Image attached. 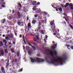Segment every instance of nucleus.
<instances>
[{
	"label": "nucleus",
	"mask_w": 73,
	"mask_h": 73,
	"mask_svg": "<svg viewBox=\"0 0 73 73\" xmlns=\"http://www.w3.org/2000/svg\"><path fill=\"white\" fill-rule=\"evenodd\" d=\"M11 37H12V38L13 37V35H11Z\"/></svg>",
	"instance_id": "nucleus-54"
},
{
	"label": "nucleus",
	"mask_w": 73,
	"mask_h": 73,
	"mask_svg": "<svg viewBox=\"0 0 73 73\" xmlns=\"http://www.w3.org/2000/svg\"><path fill=\"white\" fill-rule=\"evenodd\" d=\"M4 50L6 53H8V49H4Z\"/></svg>",
	"instance_id": "nucleus-17"
},
{
	"label": "nucleus",
	"mask_w": 73,
	"mask_h": 73,
	"mask_svg": "<svg viewBox=\"0 0 73 73\" xmlns=\"http://www.w3.org/2000/svg\"><path fill=\"white\" fill-rule=\"evenodd\" d=\"M41 33H42V34H43V35H44L45 34V32L44 31H41Z\"/></svg>",
	"instance_id": "nucleus-26"
},
{
	"label": "nucleus",
	"mask_w": 73,
	"mask_h": 73,
	"mask_svg": "<svg viewBox=\"0 0 73 73\" xmlns=\"http://www.w3.org/2000/svg\"><path fill=\"white\" fill-rule=\"evenodd\" d=\"M27 27L28 28L31 27V23H28V25H27Z\"/></svg>",
	"instance_id": "nucleus-15"
},
{
	"label": "nucleus",
	"mask_w": 73,
	"mask_h": 73,
	"mask_svg": "<svg viewBox=\"0 0 73 73\" xmlns=\"http://www.w3.org/2000/svg\"><path fill=\"white\" fill-rule=\"evenodd\" d=\"M64 16H66V14L65 13H64Z\"/></svg>",
	"instance_id": "nucleus-55"
},
{
	"label": "nucleus",
	"mask_w": 73,
	"mask_h": 73,
	"mask_svg": "<svg viewBox=\"0 0 73 73\" xmlns=\"http://www.w3.org/2000/svg\"><path fill=\"white\" fill-rule=\"evenodd\" d=\"M44 21L43 20H40L38 22V25L39 26L38 27H37L38 29L36 31L37 32H38V31H39V30H40L41 29V26L42 25V24H41V23L42 24L43 23V22H44Z\"/></svg>",
	"instance_id": "nucleus-3"
},
{
	"label": "nucleus",
	"mask_w": 73,
	"mask_h": 73,
	"mask_svg": "<svg viewBox=\"0 0 73 73\" xmlns=\"http://www.w3.org/2000/svg\"><path fill=\"white\" fill-rule=\"evenodd\" d=\"M71 49H73V46H72L71 47Z\"/></svg>",
	"instance_id": "nucleus-63"
},
{
	"label": "nucleus",
	"mask_w": 73,
	"mask_h": 73,
	"mask_svg": "<svg viewBox=\"0 0 73 73\" xmlns=\"http://www.w3.org/2000/svg\"><path fill=\"white\" fill-rule=\"evenodd\" d=\"M5 38V39H6L7 40H8V39H9V38H8V36H6V37Z\"/></svg>",
	"instance_id": "nucleus-36"
},
{
	"label": "nucleus",
	"mask_w": 73,
	"mask_h": 73,
	"mask_svg": "<svg viewBox=\"0 0 73 73\" xmlns=\"http://www.w3.org/2000/svg\"><path fill=\"white\" fill-rule=\"evenodd\" d=\"M28 44H29V45H30V46H32V44H30V43H28Z\"/></svg>",
	"instance_id": "nucleus-46"
},
{
	"label": "nucleus",
	"mask_w": 73,
	"mask_h": 73,
	"mask_svg": "<svg viewBox=\"0 0 73 73\" xmlns=\"http://www.w3.org/2000/svg\"><path fill=\"white\" fill-rule=\"evenodd\" d=\"M33 44L34 45H37V44H36V43L35 42H34L33 43Z\"/></svg>",
	"instance_id": "nucleus-43"
},
{
	"label": "nucleus",
	"mask_w": 73,
	"mask_h": 73,
	"mask_svg": "<svg viewBox=\"0 0 73 73\" xmlns=\"http://www.w3.org/2000/svg\"><path fill=\"white\" fill-rule=\"evenodd\" d=\"M60 5L62 7V8H64V6L63 5L61 4Z\"/></svg>",
	"instance_id": "nucleus-42"
},
{
	"label": "nucleus",
	"mask_w": 73,
	"mask_h": 73,
	"mask_svg": "<svg viewBox=\"0 0 73 73\" xmlns=\"http://www.w3.org/2000/svg\"><path fill=\"white\" fill-rule=\"evenodd\" d=\"M1 56H4V52L3 50H1Z\"/></svg>",
	"instance_id": "nucleus-6"
},
{
	"label": "nucleus",
	"mask_w": 73,
	"mask_h": 73,
	"mask_svg": "<svg viewBox=\"0 0 73 73\" xmlns=\"http://www.w3.org/2000/svg\"><path fill=\"white\" fill-rule=\"evenodd\" d=\"M19 38H21L22 37V35L21 34H20L19 35Z\"/></svg>",
	"instance_id": "nucleus-37"
},
{
	"label": "nucleus",
	"mask_w": 73,
	"mask_h": 73,
	"mask_svg": "<svg viewBox=\"0 0 73 73\" xmlns=\"http://www.w3.org/2000/svg\"><path fill=\"white\" fill-rule=\"evenodd\" d=\"M31 47H32V48H33V49H34L35 50L36 49V48L35 47V46H31Z\"/></svg>",
	"instance_id": "nucleus-27"
},
{
	"label": "nucleus",
	"mask_w": 73,
	"mask_h": 73,
	"mask_svg": "<svg viewBox=\"0 0 73 73\" xmlns=\"http://www.w3.org/2000/svg\"><path fill=\"white\" fill-rule=\"evenodd\" d=\"M10 70L11 71V72H10V73H13V72H14L13 70H12V69Z\"/></svg>",
	"instance_id": "nucleus-32"
},
{
	"label": "nucleus",
	"mask_w": 73,
	"mask_h": 73,
	"mask_svg": "<svg viewBox=\"0 0 73 73\" xmlns=\"http://www.w3.org/2000/svg\"><path fill=\"white\" fill-rule=\"evenodd\" d=\"M17 59H15L14 60H13V62H17Z\"/></svg>",
	"instance_id": "nucleus-25"
},
{
	"label": "nucleus",
	"mask_w": 73,
	"mask_h": 73,
	"mask_svg": "<svg viewBox=\"0 0 73 73\" xmlns=\"http://www.w3.org/2000/svg\"><path fill=\"white\" fill-rule=\"evenodd\" d=\"M54 60L52 61V59H51V61L50 62V64H55L56 62H59L60 64H61V65H63V63H62V62H65V60H67V56H64V57L61 59V58L59 57L57 58V59H55L53 58Z\"/></svg>",
	"instance_id": "nucleus-1"
},
{
	"label": "nucleus",
	"mask_w": 73,
	"mask_h": 73,
	"mask_svg": "<svg viewBox=\"0 0 73 73\" xmlns=\"http://www.w3.org/2000/svg\"><path fill=\"white\" fill-rule=\"evenodd\" d=\"M35 36L36 37V38L37 40H39V36L38 35H35Z\"/></svg>",
	"instance_id": "nucleus-20"
},
{
	"label": "nucleus",
	"mask_w": 73,
	"mask_h": 73,
	"mask_svg": "<svg viewBox=\"0 0 73 73\" xmlns=\"http://www.w3.org/2000/svg\"><path fill=\"white\" fill-rule=\"evenodd\" d=\"M3 37H5V35L4 34L3 35H2Z\"/></svg>",
	"instance_id": "nucleus-49"
},
{
	"label": "nucleus",
	"mask_w": 73,
	"mask_h": 73,
	"mask_svg": "<svg viewBox=\"0 0 73 73\" xmlns=\"http://www.w3.org/2000/svg\"><path fill=\"white\" fill-rule=\"evenodd\" d=\"M45 59H46V61H48V58L46 57L45 58Z\"/></svg>",
	"instance_id": "nucleus-45"
},
{
	"label": "nucleus",
	"mask_w": 73,
	"mask_h": 73,
	"mask_svg": "<svg viewBox=\"0 0 73 73\" xmlns=\"http://www.w3.org/2000/svg\"><path fill=\"white\" fill-rule=\"evenodd\" d=\"M28 53L30 56H31V54L32 53V51L31 50H29Z\"/></svg>",
	"instance_id": "nucleus-9"
},
{
	"label": "nucleus",
	"mask_w": 73,
	"mask_h": 73,
	"mask_svg": "<svg viewBox=\"0 0 73 73\" xmlns=\"http://www.w3.org/2000/svg\"><path fill=\"white\" fill-rule=\"evenodd\" d=\"M5 21H6V20H5V19H3L2 21V23H3V24H4Z\"/></svg>",
	"instance_id": "nucleus-13"
},
{
	"label": "nucleus",
	"mask_w": 73,
	"mask_h": 73,
	"mask_svg": "<svg viewBox=\"0 0 73 73\" xmlns=\"http://www.w3.org/2000/svg\"><path fill=\"white\" fill-rule=\"evenodd\" d=\"M70 8L71 9H73V7H71Z\"/></svg>",
	"instance_id": "nucleus-64"
},
{
	"label": "nucleus",
	"mask_w": 73,
	"mask_h": 73,
	"mask_svg": "<svg viewBox=\"0 0 73 73\" xmlns=\"http://www.w3.org/2000/svg\"><path fill=\"white\" fill-rule=\"evenodd\" d=\"M51 52L50 53V54L52 56H53L54 55V53H53V52L50 51Z\"/></svg>",
	"instance_id": "nucleus-12"
},
{
	"label": "nucleus",
	"mask_w": 73,
	"mask_h": 73,
	"mask_svg": "<svg viewBox=\"0 0 73 73\" xmlns=\"http://www.w3.org/2000/svg\"><path fill=\"white\" fill-rule=\"evenodd\" d=\"M7 41H6L4 44V45H5V46H6V49H8V45H7Z\"/></svg>",
	"instance_id": "nucleus-11"
},
{
	"label": "nucleus",
	"mask_w": 73,
	"mask_h": 73,
	"mask_svg": "<svg viewBox=\"0 0 73 73\" xmlns=\"http://www.w3.org/2000/svg\"><path fill=\"white\" fill-rule=\"evenodd\" d=\"M50 24L51 25H53V22H50Z\"/></svg>",
	"instance_id": "nucleus-31"
},
{
	"label": "nucleus",
	"mask_w": 73,
	"mask_h": 73,
	"mask_svg": "<svg viewBox=\"0 0 73 73\" xmlns=\"http://www.w3.org/2000/svg\"><path fill=\"white\" fill-rule=\"evenodd\" d=\"M17 24L18 25H19V26H20V27H21V26L23 27V26L24 25V23L23 21L18 22L17 23Z\"/></svg>",
	"instance_id": "nucleus-4"
},
{
	"label": "nucleus",
	"mask_w": 73,
	"mask_h": 73,
	"mask_svg": "<svg viewBox=\"0 0 73 73\" xmlns=\"http://www.w3.org/2000/svg\"><path fill=\"white\" fill-rule=\"evenodd\" d=\"M9 20H11V19H12V17L10 16L9 17Z\"/></svg>",
	"instance_id": "nucleus-38"
},
{
	"label": "nucleus",
	"mask_w": 73,
	"mask_h": 73,
	"mask_svg": "<svg viewBox=\"0 0 73 73\" xmlns=\"http://www.w3.org/2000/svg\"><path fill=\"white\" fill-rule=\"evenodd\" d=\"M19 6H20V7L21 8L22 6H21V3H19Z\"/></svg>",
	"instance_id": "nucleus-29"
},
{
	"label": "nucleus",
	"mask_w": 73,
	"mask_h": 73,
	"mask_svg": "<svg viewBox=\"0 0 73 73\" xmlns=\"http://www.w3.org/2000/svg\"><path fill=\"white\" fill-rule=\"evenodd\" d=\"M15 43H16V42H13V44L14 45H15Z\"/></svg>",
	"instance_id": "nucleus-57"
},
{
	"label": "nucleus",
	"mask_w": 73,
	"mask_h": 73,
	"mask_svg": "<svg viewBox=\"0 0 73 73\" xmlns=\"http://www.w3.org/2000/svg\"><path fill=\"white\" fill-rule=\"evenodd\" d=\"M17 56L18 57H19V56H20V52H17Z\"/></svg>",
	"instance_id": "nucleus-18"
},
{
	"label": "nucleus",
	"mask_w": 73,
	"mask_h": 73,
	"mask_svg": "<svg viewBox=\"0 0 73 73\" xmlns=\"http://www.w3.org/2000/svg\"><path fill=\"white\" fill-rule=\"evenodd\" d=\"M37 2H36V1H34L33 3V5H36V3Z\"/></svg>",
	"instance_id": "nucleus-21"
},
{
	"label": "nucleus",
	"mask_w": 73,
	"mask_h": 73,
	"mask_svg": "<svg viewBox=\"0 0 73 73\" xmlns=\"http://www.w3.org/2000/svg\"><path fill=\"white\" fill-rule=\"evenodd\" d=\"M67 46V47H70V46H69V45L68 44H67V45H66Z\"/></svg>",
	"instance_id": "nucleus-56"
},
{
	"label": "nucleus",
	"mask_w": 73,
	"mask_h": 73,
	"mask_svg": "<svg viewBox=\"0 0 73 73\" xmlns=\"http://www.w3.org/2000/svg\"><path fill=\"white\" fill-rule=\"evenodd\" d=\"M58 9L60 10V12H62V9L61 7L59 8Z\"/></svg>",
	"instance_id": "nucleus-23"
},
{
	"label": "nucleus",
	"mask_w": 73,
	"mask_h": 73,
	"mask_svg": "<svg viewBox=\"0 0 73 73\" xmlns=\"http://www.w3.org/2000/svg\"><path fill=\"white\" fill-rule=\"evenodd\" d=\"M44 41L45 42V43L46 42V39H44Z\"/></svg>",
	"instance_id": "nucleus-47"
},
{
	"label": "nucleus",
	"mask_w": 73,
	"mask_h": 73,
	"mask_svg": "<svg viewBox=\"0 0 73 73\" xmlns=\"http://www.w3.org/2000/svg\"><path fill=\"white\" fill-rule=\"evenodd\" d=\"M22 38L23 39V41L24 43H25V44H27V42H25V36H24V35L23 36Z\"/></svg>",
	"instance_id": "nucleus-10"
},
{
	"label": "nucleus",
	"mask_w": 73,
	"mask_h": 73,
	"mask_svg": "<svg viewBox=\"0 0 73 73\" xmlns=\"http://www.w3.org/2000/svg\"><path fill=\"white\" fill-rule=\"evenodd\" d=\"M37 34L38 36H39V33H37Z\"/></svg>",
	"instance_id": "nucleus-51"
},
{
	"label": "nucleus",
	"mask_w": 73,
	"mask_h": 73,
	"mask_svg": "<svg viewBox=\"0 0 73 73\" xmlns=\"http://www.w3.org/2000/svg\"><path fill=\"white\" fill-rule=\"evenodd\" d=\"M33 40H34V41H37V39L35 38H33Z\"/></svg>",
	"instance_id": "nucleus-28"
},
{
	"label": "nucleus",
	"mask_w": 73,
	"mask_h": 73,
	"mask_svg": "<svg viewBox=\"0 0 73 73\" xmlns=\"http://www.w3.org/2000/svg\"><path fill=\"white\" fill-rule=\"evenodd\" d=\"M40 2H38L37 3V5H40Z\"/></svg>",
	"instance_id": "nucleus-41"
},
{
	"label": "nucleus",
	"mask_w": 73,
	"mask_h": 73,
	"mask_svg": "<svg viewBox=\"0 0 73 73\" xmlns=\"http://www.w3.org/2000/svg\"><path fill=\"white\" fill-rule=\"evenodd\" d=\"M9 65V61L8 60L6 64V68L7 69L8 68V66Z\"/></svg>",
	"instance_id": "nucleus-5"
},
{
	"label": "nucleus",
	"mask_w": 73,
	"mask_h": 73,
	"mask_svg": "<svg viewBox=\"0 0 73 73\" xmlns=\"http://www.w3.org/2000/svg\"><path fill=\"white\" fill-rule=\"evenodd\" d=\"M52 43H53V44H55V42H54V41H52Z\"/></svg>",
	"instance_id": "nucleus-62"
},
{
	"label": "nucleus",
	"mask_w": 73,
	"mask_h": 73,
	"mask_svg": "<svg viewBox=\"0 0 73 73\" xmlns=\"http://www.w3.org/2000/svg\"><path fill=\"white\" fill-rule=\"evenodd\" d=\"M54 52L55 54V55H56L57 54V52L55 51H54Z\"/></svg>",
	"instance_id": "nucleus-34"
},
{
	"label": "nucleus",
	"mask_w": 73,
	"mask_h": 73,
	"mask_svg": "<svg viewBox=\"0 0 73 73\" xmlns=\"http://www.w3.org/2000/svg\"><path fill=\"white\" fill-rule=\"evenodd\" d=\"M38 16V15H35L34 16L35 17H37Z\"/></svg>",
	"instance_id": "nucleus-44"
},
{
	"label": "nucleus",
	"mask_w": 73,
	"mask_h": 73,
	"mask_svg": "<svg viewBox=\"0 0 73 73\" xmlns=\"http://www.w3.org/2000/svg\"><path fill=\"white\" fill-rule=\"evenodd\" d=\"M32 23L33 24H35L36 23V21H35V20L33 21H32Z\"/></svg>",
	"instance_id": "nucleus-24"
},
{
	"label": "nucleus",
	"mask_w": 73,
	"mask_h": 73,
	"mask_svg": "<svg viewBox=\"0 0 73 73\" xmlns=\"http://www.w3.org/2000/svg\"><path fill=\"white\" fill-rule=\"evenodd\" d=\"M17 15H18V18L19 19L21 18V14H20V13L19 12V11H18L17 13Z\"/></svg>",
	"instance_id": "nucleus-7"
},
{
	"label": "nucleus",
	"mask_w": 73,
	"mask_h": 73,
	"mask_svg": "<svg viewBox=\"0 0 73 73\" xmlns=\"http://www.w3.org/2000/svg\"><path fill=\"white\" fill-rule=\"evenodd\" d=\"M11 51L12 53H15V51H14V50H13V49L11 48Z\"/></svg>",
	"instance_id": "nucleus-22"
},
{
	"label": "nucleus",
	"mask_w": 73,
	"mask_h": 73,
	"mask_svg": "<svg viewBox=\"0 0 73 73\" xmlns=\"http://www.w3.org/2000/svg\"><path fill=\"white\" fill-rule=\"evenodd\" d=\"M63 18H64V19H66V18L65 17H63Z\"/></svg>",
	"instance_id": "nucleus-59"
},
{
	"label": "nucleus",
	"mask_w": 73,
	"mask_h": 73,
	"mask_svg": "<svg viewBox=\"0 0 73 73\" xmlns=\"http://www.w3.org/2000/svg\"><path fill=\"white\" fill-rule=\"evenodd\" d=\"M31 61L32 62H35V61H36L37 62H38L40 63V62H44V60H43L42 59L36 57V59L35 58H31Z\"/></svg>",
	"instance_id": "nucleus-2"
},
{
	"label": "nucleus",
	"mask_w": 73,
	"mask_h": 73,
	"mask_svg": "<svg viewBox=\"0 0 73 73\" xmlns=\"http://www.w3.org/2000/svg\"><path fill=\"white\" fill-rule=\"evenodd\" d=\"M70 26L71 28V29H73V26H72V25H70Z\"/></svg>",
	"instance_id": "nucleus-30"
},
{
	"label": "nucleus",
	"mask_w": 73,
	"mask_h": 73,
	"mask_svg": "<svg viewBox=\"0 0 73 73\" xmlns=\"http://www.w3.org/2000/svg\"><path fill=\"white\" fill-rule=\"evenodd\" d=\"M2 7H3V8H4L5 7V5H2Z\"/></svg>",
	"instance_id": "nucleus-52"
},
{
	"label": "nucleus",
	"mask_w": 73,
	"mask_h": 73,
	"mask_svg": "<svg viewBox=\"0 0 73 73\" xmlns=\"http://www.w3.org/2000/svg\"><path fill=\"white\" fill-rule=\"evenodd\" d=\"M54 47L56 48L57 47V44H55L54 45Z\"/></svg>",
	"instance_id": "nucleus-35"
},
{
	"label": "nucleus",
	"mask_w": 73,
	"mask_h": 73,
	"mask_svg": "<svg viewBox=\"0 0 73 73\" xmlns=\"http://www.w3.org/2000/svg\"><path fill=\"white\" fill-rule=\"evenodd\" d=\"M65 20L66 21L68 22V19L66 18V19H65Z\"/></svg>",
	"instance_id": "nucleus-60"
},
{
	"label": "nucleus",
	"mask_w": 73,
	"mask_h": 73,
	"mask_svg": "<svg viewBox=\"0 0 73 73\" xmlns=\"http://www.w3.org/2000/svg\"><path fill=\"white\" fill-rule=\"evenodd\" d=\"M20 72H22L23 71V69H21L20 70Z\"/></svg>",
	"instance_id": "nucleus-58"
},
{
	"label": "nucleus",
	"mask_w": 73,
	"mask_h": 73,
	"mask_svg": "<svg viewBox=\"0 0 73 73\" xmlns=\"http://www.w3.org/2000/svg\"><path fill=\"white\" fill-rule=\"evenodd\" d=\"M3 4H4V5H5V3L4 2L3 3Z\"/></svg>",
	"instance_id": "nucleus-61"
},
{
	"label": "nucleus",
	"mask_w": 73,
	"mask_h": 73,
	"mask_svg": "<svg viewBox=\"0 0 73 73\" xmlns=\"http://www.w3.org/2000/svg\"><path fill=\"white\" fill-rule=\"evenodd\" d=\"M55 48H56V47H53L52 48L53 49H55Z\"/></svg>",
	"instance_id": "nucleus-53"
},
{
	"label": "nucleus",
	"mask_w": 73,
	"mask_h": 73,
	"mask_svg": "<svg viewBox=\"0 0 73 73\" xmlns=\"http://www.w3.org/2000/svg\"><path fill=\"white\" fill-rule=\"evenodd\" d=\"M29 48H30V47H29V46L27 47L26 49L28 50L29 49Z\"/></svg>",
	"instance_id": "nucleus-33"
},
{
	"label": "nucleus",
	"mask_w": 73,
	"mask_h": 73,
	"mask_svg": "<svg viewBox=\"0 0 73 73\" xmlns=\"http://www.w3.org/2000/svg\"><path fill=\"white\" fill-rule=\"evenodd\" d=\"M1 70L3 73H5V70L4 69V67H2L1 68Z\"/></svg>",
	"instance_id": "nucleus-8"
},
{
	"label": "nucleus",
	"mask_w": 73,
	"mask_h": 73,
	"mask_svg": "<svg viewBox=\"0 0 73 73\" xmlns=\"http://www.w3.org/2000/svg\"><path fill=\"white\" fill-rule=\"evenodd\" d=\"M33 11H36V8H33Z\"/></svg>",
	"instance_id": "nucleus-39"
},
{
	"label": "nucleus",
	"mask_w": 73,
	"mask_h": 73,
	"mask_svg": "<svg viewBox=\"0 0 73 73\" xmlns=\"http://www.w3.org/2000/svg\"><path fill=\"white\" fill-rule=\"evenodd\" d=\"M12 13H15V10H12Z\"/></svg>",
	"instance_id": "nucleus-40"
},
{
	"label": "nucleus",
	"mask_w": 73,
	"mask_h": 73,
	"mask_svg": "<svg viewBox=\"0 0 73 73\" xmlns=\"http://www.w3.org/2000/svg\"><path fill=\"white\" fill-rule=\"evenodd\" d=\"M0 44L1 45V46L2 47L3 46V42L2 41H0Z\"/></svg>",
	"instance_id": "nucleus-19"
},
{
	"label": "nucleus",
	"mask_w": 73,
	"mask_h": 73,
	"mask_svg": "<svg viewBox=\"0 0 73 73\" xmlns=\"http://www.w3.org/2000/svg\"><path fill=\"white\" fill-rule=\"evenodd\" d=\"M69 7H73V4L72 3H69Z\"/></svg>",
	"instance_id": "nucleus-16"
},
{
	"label": "nucleus",
	"mask_w": 73,
	"mask_h": 73,
	"mask_svg": "<svg viewBox=\"0 0 73 73\" xmlns=\"http://www.w3.org/2000/svg\"><path fill=\"white\" fill-rule=\"evenodd\" d=\"M53 35H55V36H56V34L55 33H53Z\"/></svg>",
	"instance_id": "nucleus-50"
},
{
	"label": "nucleus",
	"mask_w": 73,
	"mask_h": 73,
	"mask_svg": "<svg viewBox=\"0 0 73 73\" xmlns=\"http://www.w3.org/2000/svg\"><path fill=\"white\" fill-rule=\"evenodd\" d=\"M68 5H69V3H66V4L64 6V8H66L67 7H68Z\"/></svg>",
	"instance_id": "nucleus-14"
},
{
	"label": "nucleus",
	"mask_w": 73,
	"mask_h": 73,
	"mask_svg": "<svg viewBox=\"0 0 73 73\" xmlns=\"http://www.w3.org/2000/svg\"><path fill=\"white\" fill-rule=\"evenodd\" d=\"M28 20H29V17H27V21H28Z\"/></svg>",
	"instance_id": "nucleus-48"
}]
</instances>
